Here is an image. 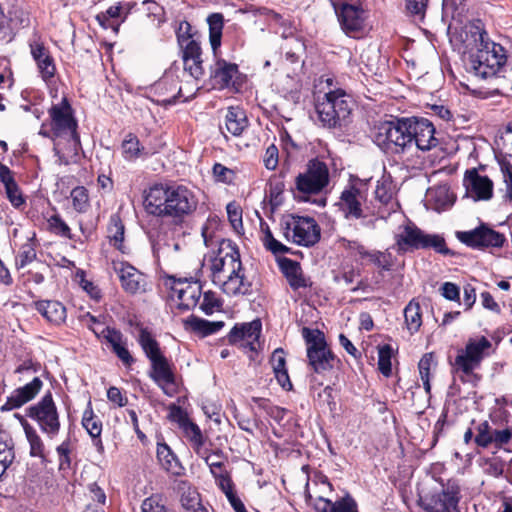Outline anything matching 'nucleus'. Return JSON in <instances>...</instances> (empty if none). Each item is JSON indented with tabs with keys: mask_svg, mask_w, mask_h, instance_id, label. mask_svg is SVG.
Instances as JSON below:
<instances>
[{
	"mask_svg": "<svg viewBox=\"0 0 512 512\" xmlns=\"http://www.w3.org/2000/svg\"><path fill=\"white\" fill-rule=\"evenodd\" d=\"M248 120L245 112L239 107H230L225 116V127L233 136H240L247 128Z\"/></svg>",
	"mask_w": 512,
	"mask_h": 512,
	"instance_id": "72a5a7b5",
	"label": "nucleus"
},
{
	"mask_svg": "<svg viewBox=\"0 0 512 512\" xmlns=\"http://www.w3.org/2000/svg\"><path fill=\"white\" fill-rule=\"evenodd\" d=\"M124 8H125V5L122 4V2H118L117 4L110 6L105 12L98 14L96 19L101 26H103L104 28H107L108 26H110V24H109L110 19L124 17V15H123Z\"/></svg>",
	"mask_w": 512,
	"mask_h": 512,
	"instance_id": "5fc2aeb1",
	"label": "nucleus"
},
{
	"mask_svg": "<svg viewBox=\"0 0 512 512\" xmlns=\"http://www.w3.org/2000/svg\"><path fill=\"white\" fill-rule=\"evenodd\" d=\"M221 303L215 293L208 291L203 294V300L200 303V309L206 314L210 315L219 309Z\"/></svg>",
	"mask_w": 512,
	"mask_h": 512,
	"instance_id": "052dcab7",
	"label": "nucleus"
},
{
	"mask_svg": "<svg viewBox=\"0 0 512 512\" xmlns=\"http://www.w3.org/2000/svg\"><path fill=\"white\" fill-rule=\"evenodd\" d=\"M142 512H166L164 505L161 503V498L158 495H153L146 498L141 505Z\"/></svg>",
	"mask_w": 512,
	"mask_h": 512,
	"instance_id": "338daca9",
	"label": "nucleus"
},
{
	"mask_svg": "<svg viewBox=\"0 0 512 512\" xmlns=\"http://www.w3.org/2000/svg\"><path fill=\"white\" fill-rule=\"evenodd\" d=\"M113 269L118 275L122 288L130 294L143 293L147 289L146 276L126 262H114Z\"/></svg>",
	"mask_w": 512,
	"mask_h": 512,
	"instance_id": "a211bd4d",
	"label": "nucleus"
},
{
	"mask_svg": "<svg viewBox=\"0 0 512 512\" xmlns=\"http://www.w3.org/2000/svg\"><path fill=\"white\" fill-rule=\"evenodd\" d=\"M392 356L393 349L389 344L378 348V369L385 377H389L392 373Z\"/></svg>",
	"mask_w": 512,
	"mask_h": 512,
	"instance_id": "de8ad7c7",
	"label": "nucleus"
},
{
	"mask_svg": "<svg viewBox=\"0 0 512 512\" xmlns=\"http://www.w3.org/2000/svg\"><path fill=\"white\" fill-rule=\"evenodd\" d=\"M124 231L120 217L116 214L112 215L108 225V238L110 243L120 251H123Z\"/></svg>",
	"mask_w": 512,
	"mask_h": 512,
	"instance_id": "79ce46f5",
	"label": "nucleus"
},
{
	"mask_svg": "<svg viewBox=\"0 0 512 512\" xmlns=\"http://www.w3.org/2000/svg\"><path fill=\"white\" fill-rule=\"evenodd\" d=\"M281 226L284 238L297 245L313 246L320 239V227L312 217L289 215Z\"/></svg>",
	"mask_w": 512,
	"mask_h": 512,
	"instance_id": "6e6552de",
	"label": "nucleus"
},
{
	"mask_svg": "<svg viewBox=\"0 0 512 512\" xmlns=\"http://www.w3.org/2000/svg\"><path fill=\"white\" fill-rule=\"evenodd\" d=\"M273 372L280 386L285 390L292 389V383L290 381L287 369L284 350L277 348L272 353L270 359Z\"/></svg>",
	"mask_w": 512,
	"mask_h": 512,
	"instance_id": "2f4dec72",
	"label": "nucleus"
},
{
	"mask_svg": "<svg viewBox=\"0 0 512 512\" xmlns=\"http://www.w3.org/2000/svg\"><path fill=\"white\" fill-rule=\"evenodd\" d=\"M216 287L228 296L248 294L251 288V283L245 276L242 261L237 262L236 267L231 269V271L224 277V280H221Z\"/></svg>",
	"mask_w": 512,
	"mask_h": 512,
	"instance_id": "aec40b11",
	"label": "nucleus"
},
{
	"mask_svg": "<svg viewBox=\"0 0 512 512\" xmlns=\"http://www.w3.org/2000/svg\"><path fill=\"white\" fill-rule=\"evenodd\" d=\"M394 239L399 253L432 248L443 255L451 254L450 249L446 247L445 239L441 235L425 233L411 222L400 227Z\"/></svg>",
	"mask_w": 512,
	"mask_h": 512,
	"instance_id": "39448f33",
	"label": "nucleus"
},
{
	"mask_svg": "<svg viewBox=\"0 0 512 512\" xmlns=\"http://www.w3.org/2000/svg\"><path fill=\"white\" fill-rule=\"evenodd\" d=\"M353 101L342 89L330 90L318 97L315 110L319 123L329 129L342 128L350 122Z\"/></svg>",
	"mask_w": 512,
	"mask_h": 512,
	"instance_id": "7ed1b4c3",
	"label": "nucleus"
},
{
	"mask_svg": "<svg viewBox=\"0 0 512 512\" xmlns=\"http://www.w3.org/2000/svg\"><path fill=\"white\" fill-rule=\"evenodd\" d=\"M329 183L327 165L318 159L310 160L304 173L296 177V189L301 194H318Z\"/></svg>",
	"mask_w": 512,
	"mask_h": 512,
	"instance_id": "f8f14e48",
	"label": "nucleus"
},
{
	"mask_svg": "<svg viewBox=\"0 0 512 512\" xmlns=\"http://www.w3.org/2000/svg\"><path fill=\"white\" fill-rule=\"evenodd\" d=\"M185 324L192 331L200 334L201 336H208L213 333H216L224 326V322L222 321L211 322L194 316L189 317L186 320Z\"/></svg>",
	"mask_w": 512,
	"mask_h": 512,
	"instance_id": "e433bc0d",
	"label": "nucleus"
},
{
	"mask_svg": "<svg viewBox=\"0 0 512 512\" xmlns=\"http://www.w3.org/2000/svg\"><path fill=\"white\" fill-rule=\"evenodd\" d=\"M52 129L56 135L70 133L71 138L79 143V135L77 134V122L72 115V109L67 99L64 98L60 104L53 105L49 110Z\"/></svg>",
	"mask_w": 512,
	"mask_h": 512,
	"instance_id": "f3484780",
	"label": "nucleus"
},
{
	"mask_svg": "<svg viewBox=\"0 0 512 512\" xmlns=\"http://www.w3.org/2000/svg\"><path fill=\"white\" fill-rule=\"evenodd\" d=\"M477 434L474 438L477 446L486 448L493 443L494 430H492L490 424L487 421L481 422L477 426Z\"/></svg>",
	"mask_w": 512,
	"mask_h": 512,
	"instance_id": "8fccbe9b",
	"label": "nucleus"
},
{
	"mask_svg": "<svg viewBox=\"0 0 512 512\" xmlns=\"http://www.w3.org/2000/svg\"><path fill=\"white\" fill-rule=\"evenodd\" d=\"M466 196L473 201H489L494 195V183L486 175L479 174L476 168L466 170L463 178Z\"/></svg>",
	"mask_w": 512,
	"mask_h": 512,
	"instance_id": "dca6fc26",
	"label": "nucleus"
},
{
	"mask_svg": "<svg viewBox=\"0 0 512 512\" xmlns=\"http://www.w3.org/2000/svg\"><path fill=\"white\" fill-rule=\"evenodd\" d=\"M82 425L89 433V435L94 439V444L95 446H97L98 450H103L102 441L100 439V435L102 432V423L94 415L90 402L88 404L87 409L83 413Z\"/></svg>",
	"mask_w": 512,
	"mask_h": 512,
	"instance_id": "c9c22d12",
	"label": "nucleus"
},
{
	"mask_svg": "<svg viewBox=\"0 0 512 512\" xmlns=\"http://www.w3.org/2000/svg\"><path fill=\"white\" fill-rule=\"evenodd\" d=\"M202 294L201 285L198 282L179 280L172 286V296L179 301V307L189 310L197 305Z\"/></svg>",
	"mask_w": 512,
	"mask_h": 512,
	"instance_id": "5701e85b",
	"label": "nucleus"
},
{
	"mask_svg": "<svg viewBox=\"0 0 512 512\" xmlns=\"http://www.w3.org/2000/svg\"><path fill=\"white\" fill-rule=\"evenodd\" d=\"M404 318L410 334L416 333L422 325L420 304L411 300L404 309Z\"/></svg>",
	"mask_w": 512,
	"mask_h": 512,
	"instance_id": "a19ab883",
	"label": "nucleus"
},
{
	"mask_svg": "<svg viewBox=\"0 0 512 512\" xmlns=\"http://www.w3.org/2000/svg\"><path fill=\"white\" fill-rule=\"evenodd\" d=\"M29 47L31 56L36 62L41 78L45 82H48L56 73V66L53 57L51 56L48 48L45 47L44 43L38 39L31 40L29 42Z\"/></svg>",
	"mask_w": 512,
	"mask_h": 512,
	"instance_id": "4be33fe9",
	"label": "nucleus"
},
{
	"mask_svg": "<svg viewBox=\"0 0 512 512\" xmlns=\"http://www.w3.org/2000/svg\"><path fill=\"white\" fill-rule=\"evenodd\" d=\"M361 258L368 259L370 263L386 271L390 270L393 265L391 254L386 252L366 250V254H363Z\"/></svg>",
	"mask_w": 512,
	"mask_h": 512,
	"instance_id": "09e8293b",
	"label": "nucleus"
},
{
	"mask_svg": "<svg viewBox=\"0 0 512 512\" xmlns=\"http://www.w3.org/2000/svg\"><path fill=\"white\" fill-rule=\"evenodd\" d=\"M457 238L471 248L502 247L505 236L485 224L470 230L457 232Z\"/></svg>",
	"mask_w": 512,
	"mask_h": 512,
	"instance_id": "4468645a",
	"label": "nucleus"
},
{
	"mask_svg": "<svg viewBox=\"0 0 512 512\" xmlns=\"http://www.w3.org/2000/svg\"><path fill=\"white\" fill-rule=\"evenodd\" d=\"M150 362V377L166 393V387L175 383V376L171 365L164 355Z\"/></svg>",
	"mask_w": 512,
	"mask_h": 512,
	"instance_id": "cd10ccee",
	"label": "nucleus"
},
{
	"mask_svg": "<svg viewBox=\"0 0 512 512\" xmlns=\"http://www.w3.org/2000/svg\"><path fill=\"white\" fill-rule=\"evenodd\" d=\"M202 60L183 59L184 69L182 71L183 78H191L200 80L204 75Z\"/></svg>",
	"mask_w": 512,
	"mask_h": 512,
	"instance_id": "864d4df0",
	"label": "nucleus"
},
{
	"mask_svg": "<svg viewBox=\"0 0 512 512\" xmlns=\"http://www.w3.org/2000/svg\"><path fill=\"white\" fill-rule=\"evenodd\" d=\"M28 416L37 422L41 431L54 438L60 430L59 413L52 394H45L36 404L29 407Z\"/></svg>",
	"mask_w": 512,
	"mask_h": 512,
	"instance_id": "9b49d317",
	"label": "nucleus"
},
{
	"mask_svg": "<svg viewBox=\"0 0 512 512\" xmlns=\"http://www.w3.org/2000/svg\"><path fill=\"white\" fill-rule=\"evenodd\" d=\"M408 128L411 139V148L416 147L421 151H428L438 145L435 137V127L426 118H409Z\"/></svg>",
	"mask_w": 512,
	"mask_h": 512,
	"instance_id": "2eb2a0df",
	"label": "nucleus"
},
{
	"mask_svg": "<svg viewBox=\"0 0 512 512\" xmlns=\"http://www.w3.org/2000/svg\"><path fill=\"white\" fill-rule=\"evenodd\" d=\"M338 248L343 249L348 252L351 256L359 255L362 257L363 254H366L365 247L356 240H348L346 238H339L337 241Z\"/></svg>",
	"mask_w": 512,
	"mask_h": 512,
	"instance_id": "4d7b16f0",
	"label": "nucleus"
},
{
	"mask_svg": "<svg viewBox=\"0 0 512 512\" xmlns=\"http://www.w3.org/2000/svg\"><path fill=\"white\" fill-rule=\"evenodd\" d=\"M489 348H491V342L484 336L469 339L465 350L456 356L454 365L458 370L469 375L480 365L485 351Z\"/></svg>",
	"mask_w": 512,
	"mask_h": 512,
	"instance_id": "ddd939ff",
	"label": "nucleus"
},
{
	"mask_svg": "<svg viewBox=\"0 0 512 512\" xmlns=\"http://www.w3.org/2000/svg\"><path fill=\"white\" fill-rule=\"evenodd\" d=\"M36 259V250L35 245L29 239L25 244H23L18 252V255L15 259V266L17 269H22L28 264L32 263Z\"/></svg>",
	"mask_w": 512,
	"mask_h": 512,
	"instance_id": "a18cd8bd",
	"label": "nucleus"
},
{
	"mask_svg": "<svg viewBox=\"0 0 512 512\" xmlns=\"http://www.w3.org/2000/svg\"><path fill=\"white\" fill-rule=\"evenodd\" d=\"M174 77L175 72L172 69L166 71L162 79L157 84L158 89H163L165 85L170 84L171 87L169 91H177V94L174 97H178L179 99H183L184 101L191 99L199 89V80L184 78L181 80V82H184V85L178 86L177 82H175Z\"/></svg>",
	"mask_w": 512,
	"mask_h": 512,
	"instance_id": "a878e982",
	"label": "nucleus"
},
{
	"mask_svg": "<svg viewBox=\"0 0 512 512\" xmlns=\"http://www.w3.org/2000/svg\"><path fill=\"white\" fill-rule=\"evenodd\" d=\"M261 241L263 246L275 255L289 252V248L276 240L267 223L261 222Z\"/></svg>",
	"mask_w": 512,
	"mask_h": 512,
	"instance_id": "37998d69",
	"label": "nucleus"
},
{
	"mask_svg": "<svg viewBox=\"0 0 512 512\" xmlns=\"http://www.w3.org/2000/svg\"><path fill=\"white\" fill-rule=\"evenodd\" d=\"M426 5L427 0H407L406 8L412 16L422 21L425 17Z\"/></svg>",
	"mask_w": 512,
	"mask_h": 512,
	"instance_id": "e2e57ef3",
	"label": "nucleus"
},
{
	"mask_svg": "<svg viewBox=\"0 0 512 512\" xmlns=\"http://www.w3.org/2000/svg\"><path fill=\"white\" fill-rule=\"evenodd\" d=\"M138 342L143 352L145 353L146 357L150 361L163 356L159 347V343L146 328L140 329Z\"/></svg>",
	"mask_w": 512,
	"mask_h": 512,
	"instance_id": "58836bf2",
	"label": "nucleus"
},
{
	"mask_svg": "<svg viewBox=\"0 0 512 512\" xmlns=\"http://www.w3.org/2000/svg\"><path fill=\"white\" fill-rule=\"evenodd\" d=\"M73 207L76 211L85 212L89 206L88 192L85 187L77 186L71 191Z\"/></svg>",
	"mask_w": 512,
	"mask_h": 512,
	"instance_id": "603ef678",
	"label": "nucleus"
},
{
	"mask_svg": "<svg viewBox=\"0 0 512 512\" xmlns=\"http://www.w3.org/2000/svg\"><path fill=\"white\" fill-rule=\"evenodd\" d=\"M302 334L307 346L308 364L315 373L325 374L339 365L340 360L328 347L321 331L303 328Z\"/></svg>",
	"mask_w": 512,
	"mask_h": 512,
	"instance_id": "0eeeda50",
	"label": "nucleus"
},
{
	"mask_svg": "<svg viewBox=\"0 0 512 512\" xmlns=\"http://www.w3.org/2000/svg\"><path fill=\"white\" fill-rule=\"evenodd\" d=\"M288 263L289 266L286 268L285 273L290 286L295 290L306 287L307 284L304 277L302 276L300 267L291 260H289Z\"/></svg>",
	"mask_w": 512,
	"mask_h": 512,
	"instance_id": "3c124183",
	"label": "nucleus"
},
{
	"mask_svg": "<svg viewBox=\"0 0 512 512\" xmlns=\"http://www.w3.org/2000/svg\"><path fill=\"white\" fill-rule=\"evenodd\" d=\"M37 311L48 321L60 324L66 318V308L58 301H41L36 304Z\"/></svg>",
	"mask_w": 512,
	"mask_h": 512,
	"instance_id": "f704fd0d",
	"label": "nucleus"
},
{
	"mask_svg": "<svg viewBox=\"0 0 512 512\" xmlns=\"http://www.w3.org/2000/svg\"><path fill=\"white\" fill-rule=\"evenodd\" d=\"M237 73L238 66L236 64L220 59L211 67L210 76L214 80L215 85L219 88H225L230 85Z\"/></svg>",
	"mask_w": 512,
	"mask_h": 512,
	"instance_id": "7c9ffc66",
	"label": "nucleus"
},
{
	"mask_svg": "<svg viewBox=\"0 0 512 512\" xmlns=\"http://www.w3.org/2000/svg\"><path fill=\"white\" fill-rule=\"evenodd\" d=\"M409 118L385 121L376 127L374 142L385 152L404 153L411 150Z\"/></svg>",
	"mask_w": 512,
	"mask_h": 512,
	"instance_id": "423d86ee",
	"label": "nucleus"
},
{
	"mask_svg": "<svg viewBox=\"0 0 512 512\" xmlns=\"http://www.w3.org/2000/svg\"><path fill=\"white\" fill-rule=\"evenodd\" d=\"M15 459L14 442L10 434L0 429V479Z\"/></svg>",
	"mask_w": 512,
	"mask_h": 512,
	"instance_id": "473e14b6",
	"label": "nucleus"
},
{
	"mask_svg": "<svg viewBox=\"0 0 512 512\" xmlns=\"http://www.w3.org/2000/svg\"><path fill=\"white\" fill-rule=\"evenodd\" d=\"M95 336L98 339L105 340L113 353L126 367H130L135 362L128 350V340L120 330L116 328L97 329Z\"/></svg>",
	"mask_w": 512,
	"mask_h": 512,
	"instance_id": "6ab92c4d",
	"label": "nucleus"
},
{
	"mask_svg": "<svg viewBox=\"0 0 512 512\" xmlns=\"http://www.w3.org/2000/svg\"><path fill=\"white\" fill-rule=\"evenodd\" d=\"M353 508H357L356 501L350 495H346L333 502L331 512H351Z\"/></svg>",
	"mask_w": 512,
	"mask_h": 512,
	"instance_id": "69168bd1",
	"label": "nucleus"
},
{
	"mask_svg": "<svg viewBox=\"0 0 512 512\" xmlns=\"http://www.w3.org/2000/svg\"><path fill=\"white\" fill-rule=\"evenodd\" d=\"M366 199L365 190L356 185H348L341 192L336 206L346 220L360 219L363 225L373 228L379 218H385V213L375 206H364Z\"/></svg>",
	"mask_w": 512,
	"mask_h": 512,
	"instance_id": "20e7f679",
	"label": "nucleus"
},
{
	"mask_svg": "<svg viewBox=\"0 0 512 512\" xmlns=\"http://www.w3.org/2000/svg\"><path fill=\"white\" fill-rule=\"evenodd\" d=\"M185 45L183 46V57L182 59H190V60H202L201 59V47L200 44L191 38L184 40Z\"/></svg>",
	"mask_w": 512,
	"mask_h": 512,
	"instance_id": "bf43d9fd",
	"label": "nucleus"
},
{
	"mask_svg": "<svg viewBox=\"0 0 512 512\" xmlns=\"http://www.w3.org/2000/svg\"><path fill=\"white\" fill-rule=\"evenodd\" d=\"M477 52L471 56V68L475 75L489 78L499 73L507 57L503 46L489 40L486 31L478 26L472 27Z\"/></svg>",
	"mask_w": 512,
	"mask_h": 512,
	"instance_id": "f03ea898",
	"label": "nucleus"
},
{
	"mask_svg": "<svg viewBox=\"0 0 512 512\" xmlns=\"http://www.w3.org/2000/svg\"><path fill=\"white\" fill-rule=\"evenodd\" d=\"M7 197L13 206L19 207L24 203V199L19 191V187L15 182L14 178L4 184Z\"/></svg>",
	"mask_w": 512,
	"mask_h": 512,
	"instance_id": "680f3d73",
	"label": "nucleus"
},
{
	"mask_svg": "<svg viewBox=\"0 0 512 512\" xmlns=\"http://www.w3.org/2000/svg\"><path fill=\"white\" fill-rule=\"evenodd\" d=\"M395 186L390 176L383 175L381 179L377 181L374 195L375 201L380 205L378 208L385 213V217L392 211H395L397 203L394 202Z\"/></svg>",
	"mask_w": 512,
	"mask_h": 512,
	"instance_id": "bb28decb",
	"label": "nucleus"
},
{
	"mask_svg": "<svg viewBox=\"0 0 512 512\" xmlns=\"http://www.w3.org/2000/svg\"><path fill=\"white\" fill-rule=\"evenodd\" d=\"M144 205L149 214L182 222L196 210L198 198L184 185H155L145 196Z\"/></svg>",
	"mask_w": 512,
	"mask_h": 512,
	"instance_id": "f257e3e1",
	"label": "nucleus"
},
{
	"mask_svg": "<svg viewBox=\"0 0 512 512\" xmlns=\"http://www.w3.org/2000/svg\"><path fill=\"white\" fill-rule=\"evenodd\" d=\"M209 41L214 53L221 45L222 30L224 26V17L221 13H213L208 16Z\"/></svg>",
	"mask_w": 512,
	"mask_h": 512,
	"instance_id": "ea45409f",
	"label": "nucleus"
},
{
	"mask_svg": "<svg viewBox=\"0 0 512 512\" xmlns=\"http://www.w3.org/2000/svg\"><path fill=\"white\" fill-rule=\"evenodd\" d=\"M241 261L240 253L230 240H222L215 255L210 258L208 268L212 283L217 286L224 277Z\"/></svg>",
	"mask_w": 512,
	"mask_h": 512,
	"instance_id": "9d476101",
	"label": "nucleus"
},
{
	"mask_svg": "<svg viewBox=\"0 0 512 512\" xmlns=\"http://www.w3.org/2000/svg\"><path fill=\"white\" fill-rule=\"evenodd\" d=\"M261 327L259 320L236 324L229 332L228 341L231 344L241 343L242 346L248 347L251 351H255L260 337Z\"/></svg>",
	"mask_w": 512,
	"mask_h": 512,
	"instance_id": "412c9836",
	"label": "nucleus"
},
{
	"mask_svg": "<svg viewBox=\"0 0 512 512\" xmlns=\"http://www.w3.org/2000/svg\"><path fill=\"white\" fill-rule=\"evenodd\" d=\"M24 431L30 446V456L44 458V443L36 430L29 424H25Z\"/></svg>",
	"mask_w": 512,
	"mask_h": 512,
	"instance_id": "c03bdc74",
	"label": "nucleus"
},
{
	"mask_svg": "<svg viewBox=\"0 0 512 512\" xmlns=\"http://www.w3.org/2000/svg\"><path fill=\"white\" fill-rule=\"evenodd\" d=\"M122 152L127 160H134L143 155L148 156L153 154L152 151L146 150L145 147L141 146L137 136L132 133L125 136L122 142Z\"/></svg>",
	"mask_w": 512,
	"mask_h": 512,
	"instance_id": "4c0bfd02",
	"label": "nucleus"
},
{
	"mask_svg": "<svg viewBox=\"0 0 512 512\" xmlns=\"http://www.w3.org/2000/svg\"><path fill=\"white\" fill-rule=\"evenodd\" d=\"M179 414V425L183 429L185 436L190 440L192 447L197 455H203L204 437L198 425L191 422L181 409H176Z\"/></svg>",
	"mask_w": 512,
	"mask_h": 512,
	"instance_id": "c756f323",
	"label": "nucleus"
},
{
	"mask_svg": "<svg viewBox=\"0 0 512 512\" xmlns=\"http://www.w3.org/2000/svg\"><path fill=\"white\" fill-rule=\"evenodd\" d=\"M339 23L343 31L352 35L361 32L364 28L363 10L352 4H343L336 10Z\"/></svg>",
	"mask_w": 512,
	"mask_h": 512,
	"instance_id": "b1692460",
	"label": "nucleus"
},
{
	"mask_svg": "<svg viewBox=\"0 0 512 512\" xmlns=\"http://www.w3.org/2000/svg\"><path fill=\"white\" fill-rule=\"evenodd\" d=\"M48 226L50 231L53 233L63 237L71 238L69 226L62 220L59 215H52L48 219Z\"/></svg>",
	"mask_w": 512,
	"mask_h": 512,
	"instance_id": "13d9d810",
	"label": "nucleus"
},
{
	"mask_svg": "<svg viewBox=\"0 0 512 512\" xmlns=\"http://www.w3.org/2000/svg\"><path fill=\"white\" fill-rule=\"evenodd\" d=\"M501 172L506 186V197L512 202V165L501 163Z\"/></svg>",
	"mask_w": 512,
	"mask_h": 512,
	"instance_id": "774afa93",
	"label": "nucleus"
},
{
	"mask_svg": "<svg viewBox=\"0 0 512 512\" xmlns=\"http://www.w3.org/2000/svg\"><path fill=\"white\" fill-rule=\"evenodd\" d=\"M284 182L279 177H272L269 181V197L273 206H278L282 202V193L284 191Z\"/></svg>",
	"mask_w": 512,
	"mask_h": 512,
	"instance_id": "6e6d98bb",
	"label": "nucleus"
},
{
	"mask_svg": "<svg viewBox=\"0 0 512 512\" xmlns=\"http://www.w3.org/2000/svg\"><path fill=\"white\" fill-rule=\"evenodd\" d=\"M43 382L39 377H34L31 382L15 389L7 398L6 403L2 406V410H13L21 407L25 403L31 401L39 393Z\"/></svg>",
	"mask_w": 512,
	"mask_h": 512,
	"instance_id": "393cba45",
	"label": "nucleus"
},
{
	"mask_svg": "<svg viewBox=\"0 0 512 512\" xmlns=\"http://www.w3.org/2000/svg\"><path fill=\"white\" fill-rule=\"evenodd\" d=\"M156 456L160 466L173 476L184 474V467L179 461L177 455L166 443H157Z\"/></svg>",
	"mask_w": 512,
	"mask_h": 512,
	"instance_id": "c85d7f7f",
	"label": "nucleus"
},
{
	"mask_svg": "<svg viewBox=\"0 0 512 512\" xmlns=\"http://www.w3.org/2000/svg\"><path fill=\"white\" fill-rule=\"evenodd\" d=\"M460 486L457 481L449 480L436 491L419 499V505L426 512H459Z\"/></svg>",
	"mask_w": 512,
	"mask_h": 512,
	"instance_id": "1a4fd4ad",
	"label": "nucleus"
},
{
	"mask_svg": "<svg viewBox=\"0 0 512 512\" xmlns=\"http://www.w3.org/2000/svg\"><path fill=\"white\" fill-rule=\"evenodd\" d=\"M228 219L232 227L238 231L243 227L242 223V210L235 203H229L226 207Z\"/></svg>",
	"mask_w": 512,
	"mask_h": 512,
	"instance_id": "0e129e2a",
	"label": "nucleus"
},
{
	"mask_svg": "<svg viewBox=\"0 0 512 512\" xmlns=\"http://www.w3.org/2000/svg\"><path fill=\"white\" fill-rule=\"evenodd\" d=\"M199 456L204 459L214 477L219 476L221 472H226L224 470V457L221 451L208 454L207 450L203 449V455Z\"/></svg>",
	"mask_w": 512,
	"mask_h": 512,
	"instance_id": "49530a36",
	"label": "nucleus"
}]
</instances>
